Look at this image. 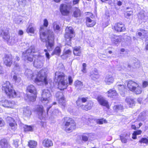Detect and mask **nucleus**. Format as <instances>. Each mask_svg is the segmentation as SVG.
<instances>
[{"instance_id": "nucleus-1", "label": "nucleus", "mask_w": 148, "mask_h": 148, "mask_svg": "<svg viewBox=\"0 0 148 148\" xmlns=\"http://www.w3.org/2000/svg\"><path fill=\"white\" fill-rule=\"evenodd\" d=\"M37 52L35 50L34 46H31L28 49L22 53V58L25 61L29 62H32L33 60V57H34L35 59L34 62V66L37 68H40L43 66L45 58L38 53L34 55L32 54V53H35Z\"/></svg>"}, {"instance_id": "nucleus-2", "label": "nucleus", "mask_w": 148, "mask_h": 148, "mask_svg": "<svg viewBox=\"0 0 148 148\" xmlns=\"http://www.w3.org/2000/svg\"><path fill=\"white\" fill-rule=\"evenodd\" d=\"M48 25V22L46 19L44 20L43 26L41 27L40 29V37L42 41L46 42V46L47 49L50 50L53 45L54 36L53 32L51 30L47 31V34L45 32L46 27Z\"/></svg>"}, {"instance_id": "nucleus-3", "label": "nucleus", "mask_w": 148, "mask_h": 148, "mask_svg": "<svg viewBox=\"0 0 148 148\" xmlns=\"http://www.w3.org/2000/svg\"><path fill=\"white\" fill-rule=\"evenodd\" d=\"M45 70L42 69L37 74L33 72L30 69H26L25 72V75L29 79L34 80L35 83L38 85H46L48 84L47 76Z\"/></svg>"}, {"instance_id": "nucleus-4", "label": "nucleus", "mask_w": 148, "mask_h": 148, "mask_svg": "<svg viewBox=\"0 0 148 148\" xmlns=\"http://www.w3.org/2000/svg\"><path fill=\"white\" fill-rule=\"evenodd\" d=\"M55 81L58 83V88L60 90L65 89L68 86L66 78L62 72L59 71L56 72Z\"/></svg>"}, {"instance_id": "nucleus-5", "label": "nucleus", "mask_w": 148, "mask_h": 148, "mask_svg": "<svg viewBox=\"0 0 148 148\" xmlns=\"http://www.w3.org/2000/svg\"><path fill=\"white\" fill-rule=\"evenodd\" d=\"M125 84L128 88L131 91L136 94H139L141 93L142 88L137 82L132 80H127L126 81Z\"/></svg>"}, {"instance_id": "nucleus-6", "label": "nucleus", "mask_w": 148, "mask_h": 148, "mask_svg": "<svg viewBox=\"0 0 148 148\" xmlns=\"http://www.w3.org/2000/svg\"><path fill=\"white\" fill-rule=\"evenodd\" d=\"M2 89L5 91L10 98L15 97L16 96V93L13 89L12 86L9 82H6L3 85Z\"/></svg>"}, {"instance_id": "nucleus-7", "label": "nucleus", "mask_w": 148, "mask_h": 148, "mask_svg": "<svg viewBox=\"0 0 148 148\" xmlns=\"http://www.w3.org/2000/svg\"><path fill=\"white\" fill-rule=\"evenodd\" d=\"M75 33L72 27H66L65 29V32L64 37L65 38L66 45L71 46V39L75 36Z\"/></svg>"}, {"instance_id": "nucleus-8", "label": "nucleus", "mask_w": 148, "mask_h": 148, "mask_svg": "<svg viewBox=\"0 0 148 148\" xmlns=\"http://www.w3.org/2000/svg\"><path fill=\"white\" fill-rule=\"evenodd\" d=\"M65 120L66 121L64 126L65 131L67 132L72 131L75 128V123L72 119L69 118H66Z\"/></svg>"}, {"instance_id": "nucleus-9", "label": "nucleus", "mask_w": 148, "mask_h": 148, "mask_svg": "<svg viewBox=\"0 0 148 148\" xmlns=\"http://www.w3.org/2000/svg\"><path fill=\"white\" fill-rule=\"evenodd\" d=\"M51 96L50 91L48 89H45L42 91L41 101L45 105L46 104L49 102L50 97Z\"/></svg>"}, {"instance_id": "nucleus-10", "label": "nucleus", "mask_w": 148, "mask_h": 148, "mask_svg": "<svg viewBox=\"0 0 148 148\" xmlns=\"http://www.w3.org/2000/svg\"><path fill=\"white\" fill-rule=\"evenodd\" d=\"M27 91L34 95L28 97L29 100L32 101H35L36 100L37 94L36 89L35 87L32 85H30L27 86Z\"/></svg>"}, {"instance_id": "nucleus-11", "label": "nucleus", "mask_w": 148, "mask_h": 148, "mask_svg": "<svg viewBox=\"0 0 148 148\" xmlns=\"http://www.w3.org/2000/svg\"><path fill=\"white\" fill-rule=\"evenodd\" d=\"M70 10V6L66 4H62L60 6V11L63 15H67L69 13Z\"/></svg>"}, {"instance_id": "nucleus-12", "label": "nucleus", "mask_w": 148, "mask_h": 148, "mask_svg": "<svg viewBox=\"0 0 148 148\" xmlns=\"http://www.w3.org/2000/svg\"><path fill=\"white\" fill-rule=\"evenodd\" d=\"M11 76L13 78L12 80L16 84L18 85L21 84V79L18 73H16L15 72H12Z\"/></svg>"}, {"instance_id": "nucleus-13", "label": "nucleus", "mask_w": 148, "mask_h": 148, "mask_svg": "<svg viewBox=\"0 0 148 148\" xmlns=\"http://www.w3.org/2000/svg\"><path fill=\"white\" fill-rule=\"evenodd\" d=\"M12 60L11 55H6L3 59L4 63L7 66H10L12 64Z\"/></svg>"}, {"instance_id": "nucleus-14", "label": "nucleus", "mask_w": 148, "mask_h": 148, "mask_svg": "<svg viewBox=\"0 0 148 148\" xmlns=\"http://www.w3.org/2000/svg\"><path fill=\"white\" fill-rule=\"evenodd\" d=\"M114 28L116 32H124L125 31V29L124 25L120 23L116 24L114 28H112L113 29H114Z\"/></svg>"}, {"instance_id": "nucleus-15", "label": "nucleus", "mask_w": 148, "mask_h": 148, "mask_svg": "<svg viewBox=\"0 0 148 148\" xmlns=\"http://www.w3.org/2000/svg\"><path fill=\"white\" fill-rule=\"evenodd\" d=\"M62 95V93L59 92H57L56 94V97L59 99L58 101L60 105L61 106L62 108L63 109L65 107L66 105L64 98L63 97H60L59 96V95Z\"/></svg>"}, {"instance_id": "nucleus-16", "label": "nucleus", "mask_w": 148, "mask_h": 148, "mask_svg": "<svg viewBox=\"0 0 148 148\" xmlns=\"http://www.w3.org/2000/svg\"><path fill=\"white\" fill-rule=\"evenodd\" d=\"M97 100L100 105L109 108L108 103L105 98L101 96H99L97 97Z\"/></svg>"}, {"instance_id": "nucleus-17", "label": "nucleus", "mask_w": 148, "mask_h": 148, "mask_svg": "<svg viewBox=\"0 0 148 148\" xmlns=\"http://www.w3.org/2000/svg\"><path fill=\"white\" fill-rule=\"evenodd\" d=\"M0 102L2 103V106L5 108H12L14 105L13 102L5 99L0 100Z\"/></svg>"}, {"instance_id": "nucleus-18", "label": "nucleus", "mask_w": 148, "mask_h": 148, "mask_svg": "<svg viewBox=\"0 0 148 148\" xmlns=\"http://www.w3.org/2000/svg\"><path fill=\"white\" fill-rule=\"evenodd\" d=\"M6 120L9 123V125L11 128L12 130H15L17 125L14 119L8 116L6 118Z\"/></svg>"}, {"instance_id": "nucleus-19", "label": "nucleus", "mask_w": 148, "mask_h": 148, "mask_svg": "<svg viewBox=\"0 0 148 148\" xmlns=\"http://www.w3.org/2000/svg\"><path fill=\"white\" fill-rule=\"evenodd\" d=\"M114 80V77L112 75H108L105 78V82L106 84L110 85L113 82Z\"/></svg>"}, {"instance_id": "nucleus-20", "label": "nucleus", "mask_w": 148, "mask_h": 148, "mask_svg": "<svg viewBox=\"0 0 148 148\" xmlns=\"http://www.w3.org/2000/svg\"><path fill=\"white\" fill-rule=\"evenodd\" d=\"M122 38V37L121 36L113 35L111 37V40L114 44H117L121 41Z\"/></svg>"}, {"instance_id": "nucleus-21", "label": "nucleus", "mask_w": 148, "mask_h": 148, "mask_svg": "<svg viewBox=\"0 0 148 148\" xmlns=\"http://www.w3.org/2000/svg\"><path fill=\"white\" fill-rule=\"evenodd\" d=\"M93 103L92 101H90L87 103L85 105H82L81 108L83 110L87 111L90 110L93 106Z\"/></svg>"}, {"instance_id": "nucleus-22", "label": "nucleus", "mask_w": 148, "mask_h": 148, "mask_svg": "<svg viewBox=\"0 0 148 148\" xmlns=\"http://www.w3.org/2000/svg\"><path fill=\"white\" fill-rule=\"evenodd\" d=\"M71 51L69 49H67L66 47L63 52V54L61 56V57L63 59H65L68 57V55H70L71 53Z\"/></svg>"}, {"instance_id": "nucleus-23", "label": "nucleus", "mask_w": 148, "mask_h": 148, "mask_svg": "<svg viewBox=\"0 0 148 148\" xmlns=\"http://www.w3.org/2000/svg\"><path fill=\"white\" fill-rule=\"evenodd\" d=\"M42 144L45 147H49L52 146L53 143L50 140L46 139L43 140Z\"/></svg>"}, {"instance_id": "nucleus-24", "label": "nucleus", "mask_w": 148, "mask_h": 148, "mask_svg": "<svg viewBox=\"0 0 148 148\" xmlns=\"http://www.w3.org/2000/svg\"><path fill=\"white\" fill-rule=\"evenodd\" d=\"M0 145L2 148H7L10 147V144L7 140L5 139H2L1 140Z\"/></svg>"}, {"instance_id": "nucleus-25", "label": "nucleus", "mask_w": 148, "mask_h": 148, "mask_svg": "<svg viewBox=\"0 0 148 148\" xmlns=\"http://www.w3.org/2000/svg\"><path fill=\"white\" fill-rule=\"evenodd\" d=\"M117 87L120 92V93L122 96H123L126 90V88L123 85L118 84Z\"/></svg>"}, {"instance_id": "nucleus-26", "label": "nucleus", "mask_w": 148, "mask_h": 148, "mask_svg": "<svg viewBox=\"0 0 148 148\" xmlns=\"http://www.w3.org/2000/svg\"><path fill=\"white\" fill-rule=\"evenodd\" d=\"M86 20V24L87 27H92L95 25L96 23L95 21L92 20L90 18L87 17Z\"/></svg>"}, {"instance_id": "nucleus-27", "label": "nucleus", "mask_w": 148, "mask_h": 148, "mask_svg": "<svg viewBox=\"0 0 148 148\" xmlns=\"http://www.w3.org/2000/svg\"><path fill=\"white\" fill-rule=\"evenodd\" d=\"M120 138L121 142L124 143H126L127 140H129L130 138V134H126L125 136L122 135H120Z\"/></svg>"}, {"instance_id": "nucleus-28", "label": "nucleus", "mask_w": 148, "mask_h": 148, "mask_svg": "<svg viewBox=\"0 0 148 148\" xmlns=\"http://www.w3.org/2000/svg\"><path fill=\"white\" fill-rule=\"evenodd\" d=\"M82 50L80 47H75L73 49V53L77 56H80L81 54Z\"/></svg>"}, {"instance_id": "nucleus-29", "label": "nucleus", "mask_w": 148, "mask_h": 148, "mask_svg": "<svg viewBox=\"0 0 148 148\" xmlns=\"http://www.w3.org/2000/svg\"><path fill=\"white\" fill-rule=\"evenodd\" d=\"M23 113L24 115L26 116H29L31 114V112L30 108L29 107L24 108Z\"/></svg>"}, {"instance_id": "nucleus-30", "label": "nucleus", "mask_w": 148, "mask_h": 148, "mask_svg": "<svg viewBox=\"0 0 148 148\" xmlns=\"http://www.w3.org/2000/svg\"><path fill=\"white\" fill-rule=\"evenodd\" d=\"M86 101L87 99L83 97L79 98L76 102L77 106H78L79 108H81V105H83L82 104V103L85 102Z\"/></svg>"}, {"instance_id": "nucleus-31", "label": "nucleus", "mask_w": 148, "mask_h": 148, "mask_svg": "<svg viewBox=\"0 0 148 148\" xmlns=\"http://www.w3.org/2000/svg\"><path fill=\"white\" fill-rule=\"evenodd\" d=\"M125 101L129 107H131L134 105V101L132 99L127 97Z\"/></svg>"}, {"instance_id": "nucleus-32", "label": "nucleus", "mask_w": 148, "mask_h": 148, "mask_svg": "<svg viewBox=\"0 0 148 148\" xmlns=\"http://www.w3.org/2000/svg\"><path fill=\"white\" fill-rule=\"evenodd\" d=\"M1 35L3 39L6 40L7 42L10 38V36L9 35L7 31H3L1 34Z\"/></svg>"}, {"instance_id": "nucleus-33", "label": "nucleus", "mask_w": 148, "mask_h": 148, "mask_svg": "<svg viewBox=\"0 0 148 148\" xmlns=\"http://www.w3.org/2000/svg\"><path fill=\"white\" fill-rule=\"evenodd\" d=\"M74 85L77 89L81 90L83 86V83L81 81L77 80L74 82Z\"/></svg>"}, {"instance_id": "nucleus-34", "label": "nucleus", "mask_w": 148, "mask_h": 148, "mask_svg": "<svg viewBox=\"0 0 148 148\" xmlns=\"http://www.w3.org/2000/svg\"><path fill=\"white\" fill-rule=\"evenodd\" d=\"M28 143V146L30 148H35L37 146V142L34 140H30Z\"/></svg>"}, {"instance_id": "nucleus-35", "label": "nucleus", "mask_w": 148, "mask_h": 148, "mask_svg": "<svg viewBox=\"0 0 148 148\" xmlns=\"http://www.w3.org/2000/svg\"><path fill=\"white\" fill-rule=\"evenodd\" d=\"M107 95L108 97L113 98L114 96L116 95V92L115 90L110 89L108 92Z\"/></svg>"}, {"instance_id": "nucleus-36", "label": "nucleus", "mask_w": 148, "mask_h": 148, "mask_svg": "<svg viewBox=\"0 0 148 148\" xmlns=\"http://www.w3.org/2000/svg\"><path fill=\"white\" fill-rule=\"evenodd\" d=\"M21 71V69L19 66L17 64H15L13 70L12 72H15L16 73H18L19 74V72Z\"/></svg>"}, {"instance_id": "nucleus-37", "label": "nucleus", "mask_w": 148, "mask_h": 148, "mask_svg": "<svg viewBox=\"0 0 148 148\" xmlns=\"http://www.w3.org/2000/svg\"><path fill=\"white\" fill-rule=\"evenodd\" d=\"M36 110L38 113L39 115L42 116V114L43 110L42 106L38 105L37 106Z\"/></svg>"}, {"instance_id": "nucleus-38", "label": "nucleus", "mask_w": 148, "mask_h": 148, "mask_svg": "<svg viewBox=\"0 0 148 148\" xmlns=\"http://www.w3.org/2000/svg\"><path fill=\"white\" fill-rule=\"evenodd\" d=\"M61 51V50L60 47H56L53 51V54L59 56L60 55Z\"/></svg>"}, {"instance_id": "nucleus-39", "label": "nucleus", "mask_w": 148, "mask_h": 148, "mask_svg": "<svg viewBox=\"0 0 148 148\" xmlns=\"http://www.w3.org/2000/svg\"><path fill=\"white\" fill-rule=\"evenodd\" d=\"M142 132V131L140 130L134 131L132 134V138L134 139H136L137 138L136 136L140 134Z\"/></svg>"}, {"instance_id": "nucleus-40", "label": "nucleus", "mask_w": 148, "mask_h": 148, "mask_svg": "<svg viewBox=\"0 0 148 148\" xmlns=\"http://www.w3.org/2000/svg\"><path fill=\"white\" fill-rule=\"evenodd\" d=\"M16 42V38L15 37H13L11 38V39L9 38L7 42L8 44L12 45L15 43Z\"/></svg>"}, {"instance_id": "nucleus-41", "label": "nucleus", "mask_w": 148, "mask_h": 148, "mask_svg": "<svg viewBox=\"0 0 148 148\" xmlns=\"http://www.w3.org/2000/svg\"><path fill=\"white\" fill-rule=\"evenodd\" d=\"M73 14L74 17H75L79 16L81 15L80 10L78 8H76L74 11Z\"/></svg>"}, {"instance_id": "nucleus-42", "label": "nucleus", "mask_w": 148, "mask_h": 148, "mask_svg": "<svg viewBox=\"0 0 148 148\" xmlns=\"http://www.w3.org/2000/svg\"><path fill=\"white\" fill-rule=\"evenodd\" d=\"M123 106L121 105H116L114 106L113 108L114 110L116 112L120 110H121L123 109Z\"/></svg>"}, {"instance_id": "nucleus-43", "label": "nucleus", "mask_w": 148, "mask_h": 148, "mask_svg": "<svg viewBox=\"0 0 148 148\" xmlns=\"http://www.w3.org/2000/svg\"><path fill=\"white\" fill-rule=\"evenodd\" d=\"M144 13V11H141L138 14V18L141 20H143L145 17Z\"/></svg>"}, {"instance_id": "nucleus-44", "label": "nucleus", "mask_w": 148, "mask_h": 148, "mask_svg": "<svg viewBox=\"0 0 148 148\" xmlns=\"http://www.w3.org/2000/svg\"><path fill=\"white\" fill-rule=\"evenodd\" d=\"M26 32L28 33H34V29L32 27H30V25H29L26 30Z\"/></svg>"}, {"instance_id": "nucleus-45", "label": "nucleus", "mask_w": 148, "mask_h": 148, "mask_svg": "<svg viewBox=\"0 0 148 148\" xmlns=\"http://www.w3.org/2000/svg\"><path fill=\"white\" fill-rule=\"evenodd\" d=\"M139 142L140 143H144L146 144H148V139L146 138H142L139 141Z\"/></svg>"}, {"instance_id": "nucleus-46", "label": "nucleus", "mask_w": 148, "mask_h": 148, "mask_svg": "<svg viewBox=\"0 0 148 148\" xmlns=\"http://www.w3.org/2000/svg\"><path fill=\"white\" fill-rule=\"evenodd\" d=\"M97 123L100 124H102L103 123H106L107 121L106 119H98L97 120Z\"/></svg>"}, {"instance_id": "nucleus-47", "label": "nucleus", "mask_w": 148, "mask_h": 148, "mask_svg": "<svg viewBox=\"0 0 148 148\" xmlns=\"http://www.w3.org/2000/svg\"><path fill=\"white\" fill-rule=\"evenodd\" d=\"M53 27L55 32H57L60 31V27L58 25L56 24L55 23H53Z\"/></svg>"}, {"instance_id": "nucleus-48", "label": "nucleus", "mask_w": 148, "mask_h": 148, "mask_svg": "<svg viewBox=\"0 0 148 148\" xmlns=\"http://www.w3.org/2000/svg\"><path fill=\"white\" fill-rule=\"evenodd\" d=\"M21 16H18L14 19L15 23L16 24H19L22 22V19L20 18Z\"/></svg>"}, {"instance_id": "nucleus-49", "label": "nucleus", "mask_w": 148, "mask_h": 148, "mask_svg": "<svg viewBox=\"0 0 148 148\" xmlns=\"http://www.w3.org/2000/svg\"><path fill=\"white\" fill-rule=\"evenodd\" d=\"M140 31L141 32H138V35L140 37H141L142 36L143 34V36H144L147 32V31L143 29H140Z\"/></svg>"}, {"instance_id": "nucleus-50", "label": "nucleus", "mask_w": 148, "mask_h": 148, "mask_svg": "<svg viewBox=\"0 0 148 148\" xmlns=\"http://www.w3.org/2000/svg\"><path fill=\"white\" fill-rule=\"evenodd\" d=\"M90 76L91 78L94 80H95L99 78L98 74L94 75L90 73Z\"/></svg>"}, {"instance_id": "nucleus-51", "label": "nucleus", "mask_w": 148, "mask_h": 148, "mask_svg": "<svg viewBox=\"0 0 148 148\" xmlns=\"http://www.w3.org/2000/svg\"><path fill=\"white\" fill-rule=\"evenodd\" d=\"M123 1V0H116L114 1V3L120 6L122 5V2Z\"/></svg>"}, {"instance_id": "nucleus-52", "label": "nucleus", "mask_w": 148, "mask_h": 148, "mask_svg": "<svg viewBox=\"0 0 148 148\" xmlns=\"http://www.w3.org/2000/svg\"><path fill=\"white\" fill-rule=\"evenodd\" d=\"M134 66H133L132 65L128 64L127 67V70L128 71H132L134 68Z\"/></svg>"}, {"instance_id": "nucleus-53", "label": "nucleus", "mask_w": 148, "mask_h": 148, "mask_svg": "<svg viewBox=\"0 0 148 148\" xmlns=\"http://www.w3.org/2000/svg\"><path fill=\"white\" fill-rule=\"evenodd\" d=\"M86 64L85 63H84L83 64H82V67L83 69L82 70V72L84 73H86Z\"/></svg>"}, {"instance_id": "nucleus-54", "label": "nucleus", "mask_w": 148, "mask_h": 148, "mask_svg": "<svg viewBox=\"0 0 148 148\" xmlns=\"http://www.w3.org/2000/svg\"><path fill=\"white\" fill-rule=\"evenodd\" d=\"M69 81V84L70 85H71L73 82V79L71 76H69L68 77Z\"/></svg>"}, {"instance_id": "nucleus-55", "label": "nucleus", "mask_w": 148, "mask_h": 148, "mask_svg": "<svg viewBox=\"0 0 148 148\" xmlns=\"http://www.w3.org/2000/svg\"><path fill=\"white\" fill-rule=\"evenodd\" d=\"M25 131H31L32 130V128L31 126H25Z\"/></svg>"}, {"instance_id": "nucleus-56", "label": "nucleus", "mask_w": 148, "mask_h": 148, "mask_svg": "<svg viewBox=\"0 0 148 148\" xmlns=\"http://www.w3.org/2000/svg\"><path fill=\"white\" fill-rule=\"evenodd\" d=\"M44 51L46 52L45 55L47 59L48 60L50 58V55L49 53L48 52L47 49H44Z\"/></svg>"}, {"instance_id": "nucleus-57", "label": "nucleus", "mask_w": 148, "mask_h": 148, "mask_svg": "<svg viewBox=\"0 0 148 148\" xmlns=\"http://www.w3.org/2000/svg\"><path fill=\"white\" fill-rule=\"evenodd\" d=\"M82 120L84 121V123L87 124L89 121V119L88 117L86 118L85 117H83L82 118Z\"/></svg>"}, {"instance_id": "nucleus-58", "label": "nucleus", "mask_w": 148, "mask_h": 148, "mask_svg": "<svg viewBox=\"0 0 148 148\" xmlns=\"http://www.w3.org/2000/svg\"><path fill=\"white\" fill-rule=\"evenodd\" d=\"M82 120L84 121V123L87 124L89 121V119L88 117L86 118L85 117H83L82 118Z\"/></svg>"}, {"instance_id": "nucleus-59", "label": "nucleus", "mask_w": 148, "mask_h": 148, "mask_svg": "<svg viewBox=\"0 0 148 148\" xmlns=\"http://www.w3.org/2000/svg\"><path fill=\"white\" fill-rule=\"evenodd\" d=\"M5 125V123L4 121L1 119L0 118V127L3 126Z\"/></svg>"}, {"instance_id": "nucleus-60", "label": "nucleus", "mask_w": 148, "mask_h": 148, "mask_svg": "<svg viewBox=\"0 0 148 148\" xmlns=\"http://www.w3.org/2000/svg\"><path fill=\"white\" fill-rule=\"evenodd\" d=\"M90 73L94 75L98 74V71L97 69H94Z\"/></svg>"}, {"instance_id": "nucleus-61", "label": "nucleus", "mask_w": 148, "mask_h": 148, "mask_svg": "<svg viewBox=\"0 0 148 148\" xmlns=\"http://www.w3.org/2000/svg\"><path fill=\"white\" fill-rule=\"evenodd\" d=\"M82 140L84 141H87L88 139V137L85 135H83L82 136Z\"/></svg>"}, {"instance_id": "nucleus-62", "label": "nucleus", "mask_w": 148, "mask_h": 148, "mask_svg": "<svg viewBox=\"0 0 148 148\" xmlns=\"http://www.w3.org/2000/svg\"><path fill=\"white\" fill-rule=\"evenodd\" d=\"M148 85V82L146 81H144L143 82L142 84L143 88H145Z\"/></svg>"}, {"instance_id": "nucleus-63", "label": "nucleus", "mask_w": 148, "mask_h": 148, "mask_svg": "<svg viewBox=\"0 0 148 148\" xmlns=\"http://www.w3.org/2000/svg\"><path fill=\"white\" fill-rule=\"evenodd\" d=\"M13 145L15 147H18V142L17 141L14 140L13 143Z\"/></svg>"}, {"instance_id": "nucleus-64", "label": "nucleus", "mask_w": 148, "mask_h": 148, "mask_svg": "<svg viewBox=\"0 0 148 148\" xmlns=\"http://www.w3.org/2000/svg\"><path fill=\"white\" fill-rule=\"evenodd\" d=\"M132 12L131 11V10L129 11V12L128 11H127L126 14L127 15V16H131V15L132 14Z\"/></svg>"}]
</instances>
